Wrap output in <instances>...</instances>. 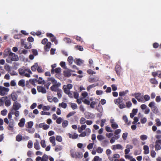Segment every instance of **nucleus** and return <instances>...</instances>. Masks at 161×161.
<instances>
[{"instance_id": "f257e3e1", "label": "nucleus", "mask_w": 161, "mask_h": 161, "mask_svg": "<svg viewBox=\"0 0 161 161\" xmlns=\"http://www.w3.org/2000/svg\"><path fill=\"white\" fill-rule=\"evenodd\" d=\"M20 75L29 78L31 77V74H32L31 71L30 69L25 67H23L19 69Z\"/></svg>"}, {"instance_id": "f03ea898", "label": "nucleus", "mask_w": 161, "mask_h": 161, "mask_svg": "<svg viewBox=\"0 0 161 161\" xmlns=\"http://www.w3.org/2000/svg\"><path fill=\"white\" fill-rule=\"evenodd\" d=\"M49 80L53 84L50 87L52 91L57 92L61 90L59 88L61 85L60 82H58L57 80L53 77L50 78Z\"/></svg>"}, {"instance_id": "7ed1b4c3", "label": "nucleus", "mask_w": 161, "mask_h": 161, "mask_svg": "<svg viewBox=\"0 0 161 161\" xmlns=\"http://www.w3.org/2000/svg\"><path fill=\"white\" fill-rule=\"evenodd\" d=\"M19 58L18 56L15 53L12 52L11 53L9 56L6 59L7 62L8 63H11L12 61H18Z\"/></svg>"}, {"instance_id": "20e7f679", "label": "nucleus", "mask_w": 161, "mask_h": 161, "mask_svg": "<svg viewBox=\"0 0 161 161\" xmlns=\"http://www.w3.org/2000/svg\"><path fill=\"white\" fill-rule=\"evenodd\" d=\"M148 106L151 108L152 111L154 114L157 115L160 114L159 111L155 102L153 101L150 102L148 104Z\"/></svg>"}, {"instance_id": "39448f33", "label": "nucleus", "mask_w": 161, "mask_h": 161, "mask_svg": "<svg viewBox=\"0 0 161 161\" xmlns=\"http://www.w3.org/2000/svg\"><path fill=\"white\" fill-rule=\"evenodd\" d=\"M71 156L74 158H81L83 157L82 153L79 152H75L74 150H71L70 152Z\"/></svg>"}, {"instance_id": "423d86ee", "label": "nucleus", "mask_w": 161, "mask_h": 161, "mask_svg": "<svg viewBox=\"0 0 161 161\" xmlns=\"http://www.w3.org/2000/svg\"><path fill=\"white\" fill-rule=\"evenodd\" d=\"M9 91V89L7 87H5L3 86H0V95L3 96L7 95Z\"/></svg>"}, {"instance_id": "0eeeda50", "label": "nucleus", "mask_w": 161, "mask_h": 161, "mask_svg": "<svg viewBox=\"0 0 161 161\" xmlns=\"http://www.w3.org/2000/svg\"><path fill=\"white\" fill-rule=\"evenodd\" d=\"M48 40L46 38H44L43 39L42 41V43L43 45L45 44L46 43V45L44 47L45 50L46 51H49L51 47V44L50 42H48Z\"/></svg>"}, {"instance_id": "6e6552de", "label": "nucleus", "mask_w": 161, "mask_h": 161, "mask_svg": "<svg viewBox=\"0 0 161 161\" xmlns=\"http://www.w3.org/2000/svg\"><path fill=\"white\" fill-rule=\"evenodd\" d=\"M132 96H134L139 102L142 103L144 102L142 96L141 95V93H135L134 94H132Z\"/></svg>"}, {"instance_id": "1a4fd4ad", "label": "nucleus", "mask_w": 161, "mask_h": 161, "mask_svg": "<svg viewBox=\"0 0 161 161\" xmlns=\"http://www.w3.org/2000/svg\"><path fill=\"white\" fill-rule=\"evenodd\" d=\"M91 131L89 128H87L85 131H82L79 135V136L81 137H84L86 136H88L90 135Z\"/></svg>"}, {"instance_id": "9d476101", "label": "nucleus", "mask_w": 161, "mask_h": 161, "mask_svg": "<svg viewBox=\"0 0 161 161\" xmlns=\"http://www.w3.org/2000/svg\"><path fill=\"white\" fill-rule=\"evenodd\" d=\"M21 107L20 103L18 101L14 102L13 103L12 107L11 109L13 110H19Z\"/></svg>"}, {"instance_id": "9b49d317", "label": "nucleus", "mask_w": 161, "mask_h": 161, "mask_svg": "<svg viewBox=\"0 0 161 161\" xmlns=\"http://www.w3.org/2000/svg\"><path fill=\"white\" fill-rule=\"evenodd\" d=\"M110 123L111 124V127L114 129H115L118 128L119 126L117 123L115 121L114 118L111 117L110 119Z\"/></svg>"}, {"instance_id": "f8f14e48", "label": "nucleus", "mask_w": 161, "mask_h": 161, "mask_svg": "<svg viewBox=\"0 0 161 161\" xmlns=\"http://www.w3.org/2000/svg\"><path fill=\"white\" fill-rule=\"evenodd\" d=\"M73 87V85L71 84H68L67 85H64L63 87V89L64 93H67L69 91H70V89H71Z\"/></svg>"}, {"instance_id": "ddd939ff", "label": "nucleus", "mask_w": 161, "mask_h": 161, "mask_svg": "<svg viewBox=\"0 0 161 161\" xmlns=\"http://www.w3.org/2000/svg\"><path fill=\"white\" fill-rule=\"evenodd\" d=\"M47 35L48 37H50L51 41L52 42H54L56 45H57L58 44V42L56 40V37L53 34L51 33H47Z\"/></svg>"}, {"instance_id": "4468645a", "label": "nucleus", "mask_w": 161, "mask_h": 161, "mask_svg": "<svg viewBox=\"0 0 161 161\" xmlns=\"http://www.w3.org/2000/svg\"><path fill=\"white\" fill-rule=\"evenodd\" d=\"M111 148L114 150H122L123 149L122 146L120 144L113 145L112 146Z\"/></svg>"}, {"instance_id": "2eb2a0df", "label": "nucleus", "mask_w": 161, "mask_h": 161, "mask_svg": "<svg viewBox=\"0 0 161 161\" xmlns=\"http://www.w3.org/2000/svg\"><path fill=\"white\" fill-rule=\"evenodd\" d=\"M67 135L69 136L70 138L73 139L77 138L79 136L78 134L76 133H74L73 134L70 133H67Z\"/></svg>"}, {"instance_id": "dca6fc26", "label": "nucleus", "mask_w": 161, "mask_h": 161, "mask_svg": "<svg viewBox=\"0 0 161 161\" xmlns=\"http://www.w3.org/2000/svg\"><path fill=\"white\" fill-rule=\"evenodd\" d=\"M88 81L90 83H93L99 81V78L97 77L94 78L92 76H90L88 79Z\"/></svg>"}, {"instance_id": "f3484780", "label": "nucleus", "mask_w": 161, "mask_h": 161, "mask_svg": "<svg viewBox=\"0 0 161 161\" xmlns=\"http://www.w3.org/2000/svg\"><path fill=\"white\" fill-rule=\"evenodd\" d=\"M37 90L39 92H41L42 93H45L47 92L45 88L42 86H37Z\"/></svg>"}, {"instance_id": "a211bd4d", "label": "nucleus", "mask_w": 161, "mask_h": 161, "mask_svg": "<svg viewBox=\"0 0 161 161\" xmlns=\"http://www.w3.org/2000/svg\"><path fill=\"white\" fill-rule=\"evenodd\" d=\"M9 121L10 122L8 124L9 125L8 129L9 130L13 131L14 129V122L13 120H11Z\"/></svg>"}, {"instance_id": "6ab92c4d", "label": "nucleus", "mask_w": 161, "mask_h": 161, "mask_svg": "<svg viewBox=\"0 0 161 161\" xmlns=\"http://www.w3.org/2000/svg\"><path fill=\"white\" fill-rule=\"evenodd\" d=\"M121 131V130L120 129H117L115 130L114 132V134L115 135V136L116 137V139H118L120 138V136L119 134Z\"/></svg>"}, {"instance_id": "aec40b11", "label": "nucleus", "mask_w": 161, "mask_h": 161, "mask_svg": "<svg viewBox=\"0 0 161 161\" xmlns=\"http://www.w3.org/2000/svg\"><path fill=\"white\" fill-rule=\"evenodd\" d=\"M10 96L13 101H14V102L15 101H17V100L18 99V96L17 94L16 93H12Z\"/></svg>"}, {"instance_id": "412c9836", "label": "nucleus", "mask_w": 161, "mask_h": 161, "mask_svg": "<svg viewBox=\"0 0 161 161\" xmlns=\"http://www.w3.org/2000/svg\"><path fill=\"white\" fill-rule=\"evenodd\" d=\"M11 53H12V52L10 48H8L5 49L3 52L4 57H6L8 56H9Z\"/></svg>"}, {"instance_id": "4be33fe9", "label": "nucleus", "mask_w": 161, "mask_h": 161, "mask_svg": "<svg viewBox=\"0 0 161 161\" xmlns=\"http://www.w3.org/2000/svg\"><path fill=\"white\" fill-rule=\"evenodd\" d=\"M50 142L52 143L53 146H54L56 145L55 138L54 136L50 137L49 138Z\"/></svg>"}, {"instance_id": "5701e85b", "label": "nucleus", "mask_w": 161, "mask_h": 161, "mask_svg": "<svg viewBox=\"0 0 161 161\" xmlns=\"http://www.w3.org/2000/svg\"><path fill=\"white\" fill-rule=\"evenodd\" d=\"M86 125H82L80 127L78 128V131L79 133H81L83 130L86 129Z\"/></svg>"}, {"instance_id": "b1692460", "label": "nucleus", "mask_w": 161, "mask_h": 161, "mask_svg": "<svg viewBox=\"0 0 161 161\" xmlns=\"http://www.w3.org/2000/svg\"><path fill=\"white\" fill-rule=\"evenodd\" d=\"M34 148L36 150H40L41 148L39 142L37 140H36V142L34 143Z\"/></svg>"}, {"instance_id": "393cba45", "label": "nucleus", "mask_w": 161, "mask_h": 161, "mask_svg": "<svg viewBox=\"0 0 161 161\" xmlns=\"http://www.w3.org/2000/svg\"><path fill=\"white\" fill-rule=\"evenodd\" d=\"M144 153L145 154H147L149 153V150L148 146L147 145H144L143 146Z\"/></svg>"}, {"instance_id": "a878e982", "label": "nucleus", "mask_w": 161, "mask_h": 161, "mask_svg": "<svg viewBox=\"0 0 161 161\" xmlns=\"http://www.w3.org/2000/svg\"><path fill=\"white\" fill-rule=\"evenodd\" d=\"M138 112L137 109H133L132 112L130 114V116L131 118H133Z\"/></svg>"}, {"instance_id": "bb28decb", "label": "nucleus", "mask_w": 161, "mask_h": 161, "mask_svg": "<svg viewBox=\"0 0 161 161\" xmlns=\"http://www.w3.org/2000/svg\"><path fill=\"white\" fill-rule=\"evenodd\" d=\"M75 63L78 65H80L83 63V61L80 59L75 58L74 60Z\"/></svg>"}, {"instance_id": "cd10ccee", "label": "nucleus", "mask_w": 161, "mask_h": 161, "mask_svg": "<svg viewBox=\"0 0 161 161\" xmlns=\"http://www.w3.org/2000/svg\"><path fill=\"white\" fill-rule=\"evenodd\" d=\"M25 120L24 118H22L18 123L19 126L21 127H23L25 125Z\"/></svg>"}, {"instance_id": "c85d7f7f", "label": "nucleus", "mask_w": 161, "mask_h": 161, "mask_svg": "<svg viewBox=\"0 0 161 161\" xmlns=\"http://www.w3.org/2000/svg\"><path fill=\"white\" fill-rule=\"evenodd\" d=\"M11 113L13 114H14L16 117H18L19 115V112L18 110L11 109Z\"/></svg>"}, {"instance_id": "c756f323", "label": "nucleus", "mask_w": 161, "mask_h": 161, "mask_svg": "<svg viewBox=\"0 0 161 161\" xmlns=\"http://www.w3.org/2000/svg\"><path fill=\"white\" fill-rule=\"evenodd\" d=\"M5 105L7 107H8L10 106L11 104V101L10 99H5Z\"/></svg>"}, {"instance_id": "7c9ffc66", "label": "nucleus", "mask_w": 161, "mask_h": 161, "mask_svg": "<svg viewBox=\"0 0 161 161\" xmlns=\"http://www.w3.org/2000/svg\"><path fill=\"white\" fill-rule=\"evenodd\" d=\"M150 83L153 84L157 85L158 84V81L155 78H152L150 79Z\"/></svg>"}, {"instance_id": "2f4dec72", "label": "nucleus", "mask_w": 161, "mask_h": 161, "mask_svg": "<svg viewBox=\"0 0 161 161\" xmlns=\"http://www.w3.org/2000/svg\"><path fill=\"white\" fill-rule=\"evenodd\" d=\"M98 83H97L96 84H93L91 85H90L89 86L87 87V90L89 92L90 91V89L91 88H92L93 87H95L98 86Z\"/></svg>"}, {"instance_id": "473e14b6", "label": "nucleus", "mask_w": 161, "mask_h": 161, "mask_svg": "<svg viewBox=\"0 0 161 161\" xmlns=\"http://www.w3.org/2000/svg\"><path fill=\"white\" fill-rule=\"evenodd\" d=\"M85 115L87 119H90L92 118L93 116V114L89 112H86L85 113Z\"/></svg>"}, {"instance_id": "72a5a7b5", "label": "nucleus", "mask_w": 161, "mask_h": 161, "mask_svg": "<svg viewBox=\"0 0 161 161\" xmlns=\"http://www.w3.org/2000/svg\"><path fill=\"white\" fill-rule=\"evenodd\" d=\"M18 85L22 87H24L25 86V80L23 79L20 80L18 83Z\"/></svg>"}, {"instance_id": "f704fd0d", "label": "nucleus", "mask_w": 161, "mask_h": 161, "mask_svg": "<svg viewBox=\"0 0 161 161\" xmlns=\"http://www.w3.org/2000/svg\"><path fill=\"white\" fill-rule=\"evenodd\" d=\"M109 143V142L108 140H105L103 141L101 145L103 147L107 146Z\"/></svg>"}, {"instance_id": "c9c22d12", "label": "nucleus", "mask_w": 161, "mask_h": 161, "mask_svg": "<svg viewBox=\"0 0 161 161\" xmlns=\"http://www.w3.org/2000/svg\"><path fill=\"white\" fill-rule=\"evenodd\" d=\"M121 102L122 101L121 100V98L119 97L117 99H114V103L118 105L121 103Z\"/></svg>"}, {"instance_id": "e433bc0d", "label": "nucleus", "mask_w": 161, "mask_h": 161, "mask_svg": "<svg viewBox=\"0 0 161 161\" xmlns=\"http://www.w3.org/2000/svg\"><path fill=\"white\" fill-rule=\"evenodd\" d=\"M38 65V63H36L34 64L31 66V69L32 71H35L36 69H37V67Z\"/></svg>"}, {"instance_id": "4c0bfd02", "label": "nucleus", "mask_w": 161, "mask_h": 161, "mask_svg": "<svg viewBox=\"0 0 161 161\" xmlns=\"http://www.w3.org/2000/svg\"><path fill=\"white\" fill-rule=\"evenodd\" d=\"M8 98L7 97H3L0 98V106H2L4 103L5 99H6Z\"/></svg>"}, {"instance_id": "58836bf2", "label": "nucleus", "mask_w": 161, "mask_h": 161, "mask_svg": "<svg viewBox=\"0 0 161 161\" xmlns=\"http://www.w3.org/2000/svg\"><path fill=\"white\" fill-rule=\"evenodd\" d=\"M129 92V90H127L125 91L120 92H119V96L120 97L125 96L126 94Z\"/></svg>"}, {"instance_id": "ea45409f", "label": "nucleus", "mask_w": 161, "mask_h": 161, "mask_svg": "<svg viewBox=\"0 0 161 161\" xmlns=\"http://www.w3.org/2000/svg\"><path fill=\"white\" fill-rule=\"evenodd\" d=\"M67 60L69 63L71 64L74 61L73 58L72 56H70L68 57Z\"/></svg>"}, {"instance_id": "a19ab883", "label": "nucleus", "mask_w": 161, "mask_h": 161, "mask_svg": "<svg viewBox=\"0 0 161 161\" xmlns=\"http://www.w3.org/2000/svg\"><path fill=\"white\" fill-rule=\"evenodd\" d=\"M69 124V122L67 120H64L62 123V126L63 128L66 127Z\"/></svg>"}, {"instance_id": "79ce46f5", "label": "nucleus", "mask_w": 161, "mask_h": 161, "mask_svg": "<svg viewBox=\"0 0 161 161\" xmlns=\"http://www.w3.org/2000/svg\"><path fill=\"white\" fill-rule=\"evenodd\" d=\"M103 151V149L100 147H98L96 149L97 152L99 154L102 153Z\"/></svg>"}, {"instance_id": "37998d69", "label": "nucleus", "mask_w": 161, "mask_h": 161, "mask_svg": "<svg viewBox=\"0 0 161 161\" xmlns=\"http://www.w3.org/2000/svg\"><path fill=\"white\" fill-rule=\"evenodd\" d=\"M48 156L46 154H44L42 157L41 161H48Z\"/></svg>"}, {"instance_id": "c03bdc74", "label": "nucleus", "mask_w": 161, "mask_h": 161, "mask_svg": "<svg viewBox=\"0 0 161 161\" xmlns=\"http://www.w3.org/2000/svg\"><path fill=\"white\" fill-rule=\"evenodd\" d=\"M73 92L72 91H69L67 93L65 92V93L68 95V96L70 98H73Z\"/></svg>"}, {"instance_id": "a18cd8bd", "label": "nucleus", "mask_w": 161, "mask_h": 161, "mask_svg": "<svg viewBox=\"0 0 161 161\" xmlns=\"http://www.w3.org/2000/svg\"><path fill=\"white\" fill-rule=\"evenodd\" d=\"M86 119L83 117H81L80 120V124L81 125H84L85 123H86Z\"/></svg>"}, {"instance_id": "49530a36", "label": "nucleus", "mask_w": 161, "mask_h": 161, "mask_svg": "<svg viewBox=\"0 0 161 161\" xmlns=\"http://www.w3.org/2000/svg\"><path fill=\"white\" fill-rule=\"evenodd\" d=\"M155 121L156 122V124L157 126H161V122L159 119H156L155 120Z\"/></svg>"}, {"instance_id": "de8ad7c7", "label": "nucleus", "mask_w": 161, "mask_h": 161, "mask_svg": "<svg viewBox=\"0 0 161 161\" xmlns=\"http://www.w3.org/2000/svg\"><path fill=\"white\" fill-rule=\"evenodd\" d=\"M16 139L17 141L20 142L22 140V136L21 135H18L16 136Z\"/></svg>"}, {"instance_id": "09e8293b", "label": "nucleus", "mask_w": 161, "mask_h": 161, "mask_svg": "<svg viewBox=\"0 0 161 161\" xmlns=\"http://www.w3.org/2000/svg\"><path fill=\"white\" fill-rule=\"evenodd\" d=\"M64 75L65 76L69 77L71 75V73L70 71L68 70L64 71Z\"/></svg>"}, {"instance_id": "8fccbe9b", "label": "nucleus", "mask_w": 161, "mask_h": 161, "mask_svg": "<svg viewBox=\"0 0 161 161\" xmlns=\"http://www.w3.org/2000/svg\"><path fill=\"white\" fill-rule=\"evenodd\" d=\"M40 144L41 146L43 148H45L46 147V142L45 140H42L41 141Z\"/></svg>"}, {"instance_id": "3c124183", "label": "nucleus", "mask_w": 161, "mask_h": 161, "mask_svg": "<svg viewBox=\"0 0 161 161\" xmlns=\"http://www.w3.org/2000/svg\"><path fill=\"white\" fill-rule=\"evenodd\" d=\"M140 139L142 141H144L147 138V136L145 135H142L140 136Z\"/></svg>"}, {"instance_id": "603ef678", "label": "nucleus", "mask_w": 161, "mask_h": 161, "mask_svg": "<svg viewBox=\"0 0 161 161\" xmlns=\"http://www.w3.org/2000/svg\"><path fill=\"white\" fill-rule=\"evenodd\" d=\"M93 160L94 161H102V158H100L99 156H96L93 158Z\"/></svg>"}, {"instance_id": "864d4df0", "label": "nucleus", "mask_w": 161, "mask_h": 161, "mask_svg": "<svg viewBox=\"0 0 161 161\" xmlns=\"http://www.w3.org/2000/svg\"><path fill=\"white\" fill-rule=\"evenodd\" d=\"M155 147L156 151H158V150H160L161 149L160 145L158 144L157 143H155Z\"/></svg>"}, {"instance_id": "5fc2aeb1", "label": "nucleus", "mask_w": 161, "mask_h": 161, "mask_svg": "<svg viewBox=\"0 0 161 161\" xmlns=\"http://www.w3.org/2000/svg\"><path fill=\"white\" fill-rule=\"evenodd\" d=\"M97 138L99 141H101L104 139V137L102 135H99L97 136Z\"/></svg>"}, {"instance_id": "6e6d98bb", "label": "nucleus", "mask_w": 161, "mask_h": 161, "mask_svg": "<svg viewBox=\"0 0 161 161\" xmlns=\"http://www.w3.org/2000/svg\"><path fill=\"white\" fill-rule=\"evenodd\" d=\"M57 92L58 97L59 98H61L62 96V91L61 90Z\"/></svg>"}, {"instance_id": "4d7b16f0", "label": "nucleus", "mask_w": 161, "mask_h": 161, "mask_svg": "<svg viewBox=\"0 0 161 161\" xmlns=\"http://www.w3.org/2000/svg\"><path fill=\"white\" fill-rule=\"evenodd\" d=\"M143 99H144L145 100V101H144V102L145 101H148L150 99V97L149 96L147 95H145L143 96Z\"/></svg>"}, {"instance_id": "13d9d810", "label": "nucleus", "mask_w": 161, "mask_h": 161, "mask_svg": "<svg viewBox=\"0 0 161 161\" xmlns=\"http://www.w3.org/2000/svg\"><path fill=\"white\" fill-rule=\"evenodd\" d=\"M59 106H61L64 108H65L67 107V105L66 103L62 102L61 103H59Z\"/></svg>"}, {"instance_id": "bf43d9fd", "label": "nucleus", "mask_w": 161, "mask_h": 161, "mask_svg": "<svg viewBox=\"0 0 161 161\" xmlns=\"http://www.w3.org/2000/svg\"><path fill=\"white\" fill-rule=\"evenodd\" d=\"M56 139L59 142H61L62 141V137L60 136H57L56 137Z\"/></svg>"}, {"instance_id": "052dcab7", "label": "nucleus", "mask_w": 161, "mask_h": 161, "mask_svg": "<svg viewBox=\"0 0 161 161\" xmlns=\"http://www.w3.org/2000/svg\"><path fill=\"white\" fill-rule=\"evenodd\" d=\"M120 109H123L126 107V106L123 103H121L118 105Z\"/></svg>"}, {"instance_id": "680f3d73", "label": "nucleus", "mask_w": 161, "mask_h": 161, "mask_svg": "<svg viewBox=\"0 0 161 161\" xmlns=\"http://www.w3.org/2000/svg\"><path fill=\"white\" fill-rule=\"evenodd\" d=\"M33 145V142L32 141L30 140L28 142L27 144V147L29 148H31L32 147Z\"/></svg>"}, {"instance_id": "e2e57ef3", "label": "nucleus", "mask_w": 161, "mask_h": 161, "mask_svg": "<svg viewBox=\"0 0 161 161\" xmlns=\"http://www.w3.org/2000/svg\"><path fill=\"white\" fill-rule=\"evenodd\" d=\"M70 105L72 108L73 110L76 109L77 108V106L76 103H71Z\"/></svg>"}, {"instance_id": "0e129e2a", "label": "nucleus", "mask_w": 161, "mask_h": 161, "mask_svg": "<svg viewBox=\"0 0 161 161\" xmlns=\"http://www.w3.org/2000/svg\"><path fill=\"white\" fill-rule=\"evenodd\" d=\"M50 108V107L49 106H43L42 109L44 111H48L49 110Z\"/></svg>"}, {"instance_id": "69168bd1", "label": "nucleus", "mask_w": 161, "mask_h": 161, "mask_svg": "<svg viewBox=\"0 0 161 161\" xmlns=\"http://www.w3.org/2000/svg\"><path fill=\"white\" fill-rule=\"evenodd\" d=\"M82 102L88 105H89L90 103V101L88 100L86 98L84 99H83Z\"/></svg>"}, {"instance_id": "338daca9", "label": "nucleus", "mask_w": 161, "mask_h": 161, "mask_svg": "<svg viewBox=\"0 0 161 161\" xmlns=\"http://www.w3.org/2000/svg\"><path fill=\"white\" fill-rule=\"evenodd\" d=\"M94 144V142H93L92 143H90L87 146V149L89 150H91L92 149L93 147Z\"/></svg>"}, {"instance_id": "774afa93", "label": "nucleus", "mask_w": 161, "mask_h": 161, "mask_svg": "<svg viewBox=\"0 0 161 161\" xmlns=\"http://www.w3.org/2000/svg\"><path fill=\"white\" fill-rule=\"evenodd\" d=\"M147 119L145 117L142 118L140 120L141 123L142 124H145L147 122Z\"/></svg>"}]
</instances>
